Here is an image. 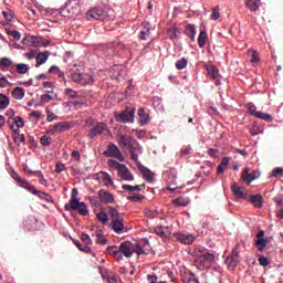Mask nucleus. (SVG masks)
Segmentation results:
<instances>
[{"label": "nucleus", "mask_w": 283, "mask_h": 283, "mask_svg": "<svg viewBox=\"0 0 283 283\" xmlns=\"http://www.w3.org/2000/svg\"><path fill=\"white\" fill-rule=\"evenodd\" d=\"M108 216L111 218V227L115 233L118 235L127 233L128 229L125 227V219H123V214L116 208L108 207Z\"/></svg>", "instance_id": "1"}, {"label": "nucleus", "mask_w": 283, "mask_h": 283, "mask_svg": "<svg viewBox=\"0 0 283 283\" xmlns=\"http://www.w3.org/2000/svg\"><path fill=\"white\" fill-rule=\"evenodd\" d=\"M197 258L195 260V266L199 269V271H205L206 269H210L211 264L216 260V255L207 250H198L196 249Z\"/></svg>", "instance_id": "2"}, {"label": "nucleus", "mask_w": 283, "mask_h": 283, "mask_svg": "<svg viewBox=\"0 0 283 283\" xmlns=\"http://www.w3.org/2000/svg\"><path fill=\"white\" fill-rule=\"evenodd\" d=\"M87 21H112L114 19L106 10L95 7L86 12Z\"/></svg>", "instance_id": "3"}, {"label": "nucleus", "mask_w": 283, "mask_h": 283, "mask_svg": "<svg viewBox=\"0 0 283 283\" xmlns=\"http://www.w3.org/2000/svg\"><path fill=\"white\" fill-rule=\"evenodd\" d=\"M64 209L65 211H78L80 216H87L90 213L87 205L78 201V198H71L69 203H65Z\"/></svg>", "instance_id": "4"}, {"label": "nucleus", "mask_w": 283, "mask_h": 283, "mask_svg": "<svg viewBox=\"0 0 283 283\" xmlns=\"http://www.w3.org/2000/svg\"><path fill=\"white\" fill-rule=\"evenodd\" d=\"M105 132H109L107 124L103 122H96L92 124V128L87 135L88 138H96V136H103Z\"/></svg>", "instance_id": "5"}, {"label": "nucleus", "mask_w": 283, "mask_h": 283, "mask_svg": "<svg viewBox=\"0 0 283 283\" xmlns=\"http://www.w3.org/2000/svg\"><path fill=\"white\" fill-rule=\"evenodd\" d=\"M247 107L249 114L251 116H254V118H260L261 120H265L266 123H273V116H271V114L258 111V107L253 103H249Z\"/></svg>", "instance_id": "6"}, {"label": "nucleus", "mask_w": 283, "mask_h": 283, "mask_svg": "<svg viewBox=\"0 0 283 283\" xmlns=\"http://www.w3.org/2000/svg\"><path fill=\"white\" fill-rule=\"evenodd\" d=\"M136 108H126L122 113H115V119L118 123H134Z\"/></svg>", "instance_id": "7"}, {"label": "nucleus", "mask_w": 283, "mask_h": 283, "mask_svg": "<svg viewBox=\"0 0 283 283\" xmlns=\"http://www.w3.org/2000/svg\"><path fill=\"white\" fill-rule=\"evenodd\" d=\"M104 156H106L107 158H115L120 163L125 160V157H123V151H120V148H118L116 144H109L104 151Z\"/></svg>", "instance_id": "8"}, {"label": "nucleus", "mask_w": 283, "mask_h": 283, "mask_svg": "<svg viewBox=\"0 0 283 283\" xmlns=\"http://www.w3.org/2000/svg\"><path fill=\"white\" fill-rule=\"evenodd\" d=\"M240 244H237L235 248L232 250V255L226 259V264L230 270L235 269L238 263L240 262Z\"/></svg>", "instance_id": "9"}, {"label": "nucleus", "mask_w": 283, "mask_h": 283, "mask_svg": "<svg viewBox=\"0 0 283 283\" xmlns=\"http://www.w3.org/2000/svg\"><path fill=\"white\" fill-rule=\"evenodd\" d=\"M7 125L11 129V132L14 134L17 129H21V127H24L25 122L21 116L9 117L7 120Z\"/></svg>", "instance_id": "10"}, {"label": "nucleus", "mask_w": 283, "mask_h": 283, "mask_svg": "<svg viewBox=\"0 0 283 283\" xmlns=\"http://www.w3.org/2000/svg\"><path fill=\"white\" fill-rule=\"evenodd\" d=\"M119 255H124V258H132L134 243L132 241H124L119 244Z\"/></svg>", "instance_id": "11"}, {"label": "nucleus", "mask_w": 283, "mask_h": 283, "mask_svg": "<svg viewBox=\"0 0 283 283\" xmlns=\"http://www.w3.org/2000/svg\"><path fill=\"white\" fill-rule=\"evenodd\" d=\"M96 180L99 182V185H103V187H112V185H114L112 176L105 171H99L96 175Z\"/></svg>", "instance_id": "12"}, {"label": "nucleus", "mask_w": 283, "mask_h": 283, "mask_svg": "<svg viewBox=\"0 0 283 283\" xmlns=\"http://www.w3.org/2000/svg\"><path fill=\"white\" fill-rule=\"evenodd\" d=\"M130 154L132 160L138 163V155L140 154V144L134 139V142L126 148Z\"/></svg>", "instance_id": "13"}, {"label": "nucleus", "mask_w": 283, "mask_h": 283, "mask_svg": "<svg viewBox=\"0 0 283 283\" xmlns=\"http://www.w3.org/2000/svg\"><path fill=\"white\" fill-rule=\"evenodd\" d=\"M0 70L2 72L10 71L11 74H14V62L10 60V57H1L0 59Z\"/></svg>", "instance_id": "14"}, {"label": "nucleus", "mask_w": 283, "mask_h": 283, "mask_svg": "<svg viewBox=\"0 0 283 283\" xmlns=\"http://www.w3.org/2000/svg\"><path fill=\"white\" fill-rule=\"evenodd\" d=\"M206 70L208 72V74L210 75V77L212 78V81H214L216 85H222V83L220 82V72L218 71L217 66L207 65Z\"/></svg>", "instance_id": "15"}, {"label": "nucleus", "mask_w": 283, "mask_h": 283, "mask_svg": "<svg viewBox=\"0 0 283 283\" xmlns=\"http://www.w3.org/2000/svg\"><path fill=\"white\" fill-rule=\"evenodd\" d=\"M97 196L99 197L101 202H104L105 205H114L115 200H114V195H112L109 191L107 190H99L97 192Z\"/></svg>", "instance_id": "16"}, {"label": "nucleus", "mask_w": 283, "mask_h": 283, "mask_svg": "<svg viewBox=\"0 0 283 283\" xmlns=\"http://www.w3.org/2000/svg\"><path fill=\"white\" fill-rule=\"evenodd\" d=\"M134 140L135 139L132 136H127V135H124V134H118L117 135V143H118L119 147H122V148L125 147L127 149L128 146L132 145Z\"/></svg>", "instance_id": "17"}, {"label": "nucleus", "mask_w": 283, "mask_h": 283, "mask_svg": "<svg viewBox=\"0 0 283 283\" xmlns=\"http://www.w3.org/2000/svg\"><path fill=\"white\" fill-rule=\"evenodd\" d=\"M117 174L119 178H122V180H126L127 182H132V180H134V175L132 174V171H129V168H127V166L125 165L122 166V168Z\"/></svg>", "instance_id": "18"}, {"label": "nucleus", "mask_w": 283, "mask_h": 283, "mask_svg": "<svg viewBox=\"0 0 283 283\" xmlns=\"http://www.w3.org/2000/svg\"><path fill=\"white\" fill-rule=\"evenodd\" d=\"M176 239L178 242H181V244H193L196 237L193 234L177 233Z\"/></svg>", "instance_id": "19"}, {"label": "nucleus", "mask_w": 283, "mask_h": 283, "mask_svg": "<svg viewBox=\"0 0 283 283\" xmlns=\"http://www.w3.org/2000/svg\"><path fill=\"white\" fill-rule=\"evenodd\" d=\"M106 253H108V255L114 256L117 262H120L123 260V254H120L119 248L116 245H111L106 249Z\"/></svg>", "instance_id": "20"}, {"label": "nucleus", "mask_w": 283, "mask_h": 283, "mask_svg": "<svg viewBox=\"0 0 283 283\" xmlns=\"http://www.w3.org/2000/svg\"><path fill=\"white\" fill-rule=\"evenodd\" d=\"M262 0H245V8L250 10V12H258L260 10V6Z\"/></svg>", "instance_id": "21"}, {"label": "nucleus", "mask_w": 283, "mask_h": 283, "mask_svg": "<svg viewBox=\"0 0 283 283\" xmlns=\"http://www.w3.org/2000/svg\"><path fill=\"white\" fill-rule=\"evenodd\" d=\"M67 129H70V123L67 122H59L57 124H55L53 126V129H51L50 132L52 134H56L60 132H67Z\"/></svg>", "instance_id": "22"}, {"label": "nucleus", "mask_w": 283, "mask_h": 283, "mask_svg": "<svg viewBox=\"0 0 283 283\" xmlns=\"http://www.w3.org/2000/svg\"><path fill=\"white\" fill-rule=\"evenodd\" d=\"M50 57V52L45 51L42 53H39L35 57V67H41V65L45 64V62L48 61V59Z\"/></svg>", "instance_id": "23"}, {"label": "nucleus", "mask_w": 283, "mask_h": 283, "mask_svg": "<svg viewBox=\"0 0 283 283\" xmlns=\"http://www.w3.org/2000/svg\"><path fill=\"white\" fill-rule=\"evenodd\" d=\"M11 96L15 98V101H23V98L25 97V90L21 86H17L11 92Z\"/></svg>", "instance_id": "24"}, {"label": "nucleus", "mask_w": 283, "mask_h": 283, "mask_svg": "<svg viewBox=\"0 0 283 283\" xmlns=\"http://www.w3.org/2000/svg\"><path fill=\"white\" fill-rule=\"evenodd\" d=\"M249 171H250V169L245 168L241 174V179L243 180V182L251 185V182H253V180H255V178H258V176H255L253 174H249Z\"/></svg>", "instance_id": "25"}, {"label": "nucleus", "mask_w": 283, "mask_h": 283, "mask_svg": "<svg viewBox=\"0 0 283 283\" xmlns=\"http://www.w3.org/2000/svg\"><path fill=\"white\" fill-rule=\"evenodd\" d=\"M12 138L18 147L21 145V143H25V135L21 134L20 129H17L14 133H12Z\"/></svg>", "instance_id": "26"}, {"label": "nucleus", "mask_w": 283, "mask_h": 283, "mask_svg": "<svg viewBox=\"0 0 283 283\" xmlns=\"http://www.w3.org/2000/svg\"><path fill=\"white\" fill-rule=\"evenodd\" d=\"M137 115L139 116L140 125H143V126L148 125L150 119H149V115L147 113H145V108H139L137 111Z\"/></svg>", "instance_id": "27"}, {"label": "nucleus", "mask_w": 283, "mask_h": 283, "mask_svg": "<svg viewBox=\"0 0 283 283\" xmlns=\"http://www.w3.org/2000/svg\"><path fill=\"white\" fill-rule=\"evenodd\" d=\"M186 36H189L190 41H196V24L186 25Z\"/></svg>", "instance_id": "28"}, {"label": "nucleus", "mask_w": 283, "mask_h": 283, "mask_svg": "<svg viewBox=\"0 0 283 283\" xmlns=\"http://www.w3.org/2000/svg\"><path fill=\"white\" fill-rule=\"evenodd\" d=\"M250 202L258 209H262V203L264 202L262 199V195H252L250 196Z\"/></svg>", "instance_id": "29"}, {"label": "nucleus", "mask_w": 283, "mask_h": 283, "mask_svg": "<svg viewBox=\"0 0 283 283\" xmlns=\"http://www.w3.org/2000/svg\"><path fill=\"white\" fill-rule=\"evenodd\" d=\"M209 39V35L207 34V31L201 30L198 36V45L199 48H205L207 45V40Z\"/></svg>", "instance_id": "30"}, {"label": "nucleus", "mask_w": 283, "mask_h": 283, "mask_svg": "<svg viewBox=\"0 0 283 283\" xmlns=\"http://www.w3.org/2000/svg\"><path fill=\"white\" fill-rule=\"evenodd\" d=\"M13 69H15L18 74H28L30 72V66H28L25 63H18L13 65Z\"/></svg>", "instance_id": "31"}, {"label": "nucleus", "mask_w": 283, "mask_h": 283, "mask_svg": "<svg viewBox=\"0 0 283 283\" xmlns=\"http://www.w3.org/2000/svg\"><path fill=\"white\" fill-rule=\"evenodd\" d=\"M18 185L19 187H22V189H27V191H30L31 193H36V188H34V186H32L25 179H21V181Z\"/></svg>", "instance_id": "32"}, {"label": "nucleus", "mask_w": 283, "mask_h": 283, "mask_svg": "<svg viewBox=\"0 0 283 283\" xmlns=\"http://www.w3.org/2000/svg\"><path fill=\"white\" fill-rule=\"evenodd\" d=\"M145 188V185H137V186H129V185H123L122 189L124 191H129L130 193H138L140 189Z\"/></svg>", "instance_id": "33"}, {"label": "nucleus", "mask_w": 283, "mask_h": 283, "mask_svg": "<svg viewBox=\"0 0 283 283\" xmlns=\"http://www.w3.org/2000/svg\"><path fill=\"white\" fill-rule=\"evenodd\" d=\"M189 202H191V200L185 197H179L172 200L175 207H188Z\"/></svg>", "instance_id": "34"}, {"label": "nucleus", "mask_w": 283, "mask_h": 283, "mask_svg": "<svg viewBox=\"0 0 283 283\" xmlns=\"http://www.w3.org/2000/svg\"><path fill=\"white\" fill-rule=\"evenodd\" d=\"M231 190L233 196H235V198H244V191H242V187L238 186V184H232L231 185Z\"/></svg>", "instance_id": "35"}, {"label": "nucleus", "mask_w": 283, "mask_h": 283, "mask_svg": "<svg viewBox=\"0 0 283 283\" xmlns=\"http://www.w3.org/2000/svg\"><path fill=\"white\" fill-rule=\"evenodd\" d=\"M78 9H76V7H72V6H66L63 10H62V14L64 17H74V14H76Z\"/></svg>", "instance_id": "36"}, {"label": "nucleus", "mask_w": 283, "mask_h": 283, "mask_svg": "<svg viewBox=\"0 0 283 283\" xmlns=\"http://www.w3.org/2000/svg\"><path fill=\"white\" fill-rule=\"evenodd\" d=\"M255 247H258V250L262 253L264 249H266V245L269 244V239H256L254 240Z\"/></svg>", "instance_id": "37"}, {"label": "nucleus", "mask_w": 283, "mask_h": 283, "mask_svg": "<svg viewBox=\"0 0 283 283\" xmlns=\"http://www.w3.org/2000/svg\"><path fill=\"white\" fill-rule=\"evenodd\" d=\"M140 171L143 174V178L146 179L147 182H151L154 180V174L151 172V170L147 168H142Z\"/></svg>", "instance_id": "38"}, {"label": "nucleus", "mask_w": 283, "mask_h": 283, "mask_svg": "<svg viewBox=\"0 0 283 283\" xmlns=\"http://www.w3.org/2000/svg\"><path fill=\"white\" fill-rule=\"evenodd\" d=\"M9 36H12L13 41H21V33L17 30L4 29Z\"/></svg>", "instance_id": "39"}, {"label": "nucleus", "mask_w": 283, "mask_h": 283, "mask_svg": "<svg viewBox=\"0 0 283 283\" xmlns=\"http://www.w3.org/2000/svg\"><path fill=\"white\" fill-rule=\"evenodd\" d=\"M34 196L41 198V200H45L46 202H50L52 200V196L43 192V191H40V190H36L35 189V192H32Z\"/></svg>", "instance_id": "40"}, {"label": "nucleus", "mask_w": 283, "mask_h": 283, "mask_svg": "<svg viewBox=\"0 0 283 283\" xmlns=\"http://www.w3.org/2000/svg\"><path fill=\"white\" fill-rule=\"evenodd\" d=\"M10 105V98L4 94L0 93V109H6Z\"/></svg>", "instance_id": "41"}, {"label": "nucleus", "mask_w": 283, "mask_h": 283, "mask_svg": "<svg viewBox=\"0 0 283 283\" xmlns=\"http://www.w3.org/2000/svg\"><path fill=\"white\" fill-rule=\"evenodd\" d=\"M125 165L114 160V159H109L108 160V167H111V169H117V172L120 171V169L124 167Z\"/></svg>", "instance_id": "42"}, {"label": "nucleus", "mask_w": 283, "mask_h": 283, "mask_svg": "<svg viewBox=\"0 0 283 283\" xmlns=\"http://www.w3.org/2000/svg\"><path fill=\"white\" fill-rule=\"evenodd\" d=\"M96 218L98 220V222H101L102 224H107L109 218H107V213H105V211H101L96 214Z\"/></svg>", "instance_id": "43"}, {"label": "nucleus", "mask_w": 283, "mask_h": 283, "mask_svg": "<svg viewBox=\"0 0 283 283\" xmlns=\"http://www.w3.org/2000/svg\"><path fill=\"white\" fill-rule=\"evenodd\" d=\"M151 34V30L147 27H144L143 30L140 31L139 39L142 41H147V36Z\"/></svg>", "instance_id": "44"}, {"label": "nucleus", "mask_w": 283, "mask_h": 283, "mask_svg": "<svg viewBox=\"0 0 283 283\" xmlns=\"http://www.w3.org/2000/svg\"><path fill=\"white\" fill-rule=\"evenodd\" d=\"M188 63H189V61L186 57H181L180 60H178L176 62V67H177V70H185V67H187Z\"/></svg>", "instance_id": "45"}, {"label": "nucleus", "mask_w": 283, "mask_h": 283, "mask_svg": "<svg viewBox=\"0 0 283 283\" xmlns=\"http://www.w3.org/2000/svg\"><path fill=\"white\" fill-rule=\"evenodd\" d=\"M133 253H137V255H145V250L139 243H133Z\"/></svg>", "instance_id": "46"}, {"label": "nucleus", "mask_w": 283, "mask_h": 283, "mask_svg": "<svg viewBox=\"0 0 283 283\" xmlns=\"http://www.w3.org/2000/svg\"><path fill=\"white\" fill-rule=\"evenodd\" d=\"M40 101L43 104L50 103V101H56V95L52 96L50 94H44V95H41Z\"/></svg>", "instance_id": "47"}, {"label": "nucleus", "mask_w": 283, "mask_h": 283, "mask_svg": "<svg viewBox=\"0 0 283 283\" xmlns=\"http://www.w3.org/2000/svg\"><path fill=\"white\" fill-rule=\"evenodd\" d=\"M40 143L43 147H50V145L52 144V139L48 135H43L40 138Z\"/></svg>", "instance_id": "48"}, {"label": "nucleus", "mask_w": 283, "mask_h": 283, "mask_svg": "<svg viewBox=\"0 0 283 283\" xmlns=\"http://www.w3.org/2000/svg\"><path fill=\"white\" fill-rule=\"evenodd\" d=\"M35 176H38V178L40 179L39 182L40 185H43L44 187H48V180L45 179V177L43 176V172H41V170H38L34 172Z\"/></svg>", "instance_id": "49"}, {"label": "nucleus", "mask_w": 283, "mask_h": 283, "mask_svg": "<svg viewBox=\"0 0 283 283\" xmlns=\"http://www.w3.org/2000/svg\"><path fill=\"white\" fill-rule=\"evenodd\" d=\"M165 229H167V228H165V227H163V226L157 227V228L155 229V233H156L157 235H159V238H166V237H167V232L165 231Z\"/></svg>", "instance_id": "50"}, {"label": "nucleus", "mask_w": 283, "mask_h": 283, "mask_svg": "<svg viewBox=\"0 0 283 283\" xmlns=\"http://www.w3.org/2000/svg\"><path fill=\"white\" fill-rule=\"evenodd\" d=\"M193 153V149H191V146H186L180 149V156H191Z\"/></svg>", "instance_id": "51"}, {"label": "nucleus", "mask_w": 283, "mask_h": 283, "mask_svg": "<svg viewBox=\"0 0 283 283\" xmlns=\"http://www.w3.org/2000/svg\"><path fill=\"white\" fill-rule=\"evenodd\" d=\"M271 176L273 178H283V168L273 169Z\"/></svg>", "instance_id": "52"}, {"label": "nucleus", "mask_w": 283, "mask_h": 283, "mask_svg": "<svg viewBox=\"0 0 283 283\" xmlns=\"http://www.w3.org/2000/svg\"><path fill=\"white\" fill-rule=\"evenodd\" d=\"M8 85H12V83H10V81H8V77L6 75H2L0 77V87L6 88V87H8Z\"/></svg>", "instance_id": "53"}, {"label": "nucleus", "mask_w": 283, "mask_h": 283, "mask_svg": "<svg viewBox=\"0 0 283 283\" xmlns=\"http://www.w3.org/2000/svg\"><path fill=\"white\" fill-rule=\"evenodd\" d=\"M144 198L145 196L143 195H135V196H129L127 200H129V202H140Z\"/></svg>", "instance_id": "54"}, {"label": "nucleus", "mask_w": 283, "mask_h": 283, "mask_svg": "<svg viewBox=\"0 0 283 283\" xmlns=\"http://www.w3.org/2000/svg\"><path fill=\"white\" fill-rule=\"evenodd\" d=\"M250 62H251V63H258V62H260V53H258V51H252V52H251Z\"/></svg>", "instance_id": "55"}, {"label": "nucleus", "mask_w": 283, "mask_h": 283, "mask_svg": "<svg viewBox=\"0 0 283 283\" xmlns=\"http://www.w3.org/2000/svg\"><path fill=\"white\" fill-rule=\"evenodd\" d=\"M54 72H57L59 76H64L65 74L61 71V69H59V66L56 65H52L49 69V74H54Z\"/></svg>", "instance_id": "56"}, {"label": "nucleus", "mask_w": 283, "mask_h": 283, "mask_svg": "<svg viewBox=\"0 0 283 283\" xmlns=\"http://www.w3.org/2000/svg\"><path fill=\"white\" fill-rule=\"evenodd\" d=\"M73 244H75L80 251H90V248H87V245H83L78 240H73Z\"/></svg>", "instance_id": "57"}, {"label": "nucleus", "mask_w": 283, "mask_h": 283, "mask_svg": "<svg viewBox=\"0 0 283 283\" xmlns=\"http://www.w3.org/2000/svg\"><path fill=\"white\" fill-rule=\"evenodd\" d=\"M212 21H218L220 19V8L216 7L211 14Z\"/></svg>", "instance_id": "58"}, {"label": "nucleus", "mask_w": 283, "mask_h": 283, "mask_svg": "<svg viewBox=\"0 0 283 283\" xmlns=\"http://www.w3.org/2000/svg\"><path fill=\"white\" fill-rule=\"evenodd\" d=\"M178 34H180V29L178 28H172L170 31H169V36L170 39H178Z\"/></svg>", "instance_id": "59"}, {"label": "nucleus", "mask_w": 283, "mask_h": 283, "mask_svg": "<svg viewBox=\"0 0 283 283\" xmlns=\"http://www.w3.org/2000/svg\"><path fill=\"white\" fill-rule=\"evenodd\" d=\"M65 169H67V168L65 167V164H63V163H57L55 165V174H62V171H65Z\"/></svg>", "instance_id": "60"}, {"label": "nucleus", "mask_w": 283, "mask_h": 283, "mask_svg": "<svg viewBox=\"0 0 283 283\" xmlns=\"http://www.w3.org/2000/svg\"><path fill=\"white\" fill-rule=\"evenodd\" d=\"M134 133H135V136L139 139L145 138V136L147 135V130L145 129H135Z\"/></svg>", "instance_id": "61"}, {"label": "nucleus", "mask_w": 283, "mask_h": 283, "mask_svg": "<svg viewBox=\"0 0 283 283\" xmlns=\"http://www.w3.org/2000/svg\"><path fill=\"white\" fill-rule=\"evenodd\" d=\"M99 273L103 277V280H107L109 277V270L105 269V268H99Z\"/></svg>", "instance_id": "62"}, {"label": "nucleus", "mask_w": 283, "mask_h": 283, "mask_svg": "<svg viewBox=\"0 0 283 283\" xmlns=\"http://www.w3.org/2000/svg\"><path fill=\"white\" fill-rule=\"evenodd\" d=\"M259 264L261 266H269V259L266 256H259Z\"/></svg>", "instance_id": "63"}, {"label": "nucleus", "mask_w": 283, "mask_h": 283, "mask_svg": "<svg viewBox=\"0 0 283 283\" xmlns=\"http://www.w3.org/2000/svg\"><path fill=\"white\" fill-rule=\"evenodd\" d=\"M81 238L82 241H84V244H92V239L90 238V234L83 233Z\"/></svg>", "instance_id": "64"}]
</instances>
